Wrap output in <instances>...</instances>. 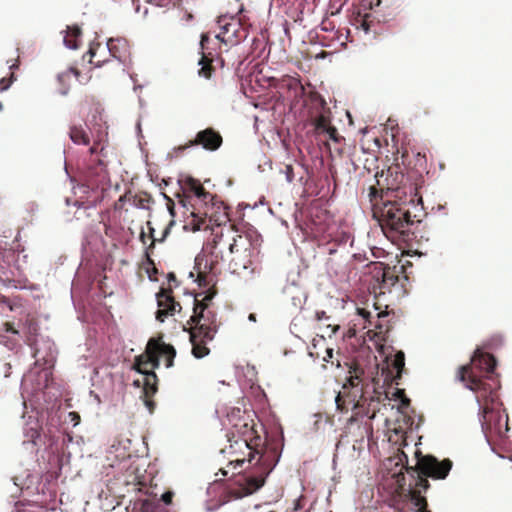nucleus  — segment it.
<instances>
[{"label": "nucleus", "mask_w": 512, "mask_h": 512, "mask_svg": "<svg viewBox=\"0 0 512 512\" xmlns=\"http://www.w3.org/2000/svg\"><path fill=\"white\" fill-rule=\"evenodd\" d=\"M134 383L135 385L140 386V380H136Z\"/></svg>", "instance_id": "4d7b16f0"}, {"label": "nucleus", "mask_w": 512, "mask_h": 512, "mask_svg": "<svg viewBox=\"0 0 512 512\" xmlns=\"http://www.w3.org/2000/svg\"><path fill=\"white\" fill-rule=\"evenodd\" d=\"M168 279L169 281H176V276L173 273H169Z\"/></svg>", "instance_id": "de8ad7c7"}, {"label": "nucleus", "mask_w": 512, "mask_h": 512, "mask_svg": "<svg viewBox=\"0 0 512 512\" xmlns=\"http://www.w3.org/2000/svg\"><path fill=\"white\" fill-rule=\"evenodd\" d=\"M346 336L349 338L352 337V328L347 329Z\"/></svg>", "instance_id": "09e8293b"}, {"label": "nucleus", "mask_w": 512, "mask_h": 512, "mask_svg": "<svg viewBox=\"0 0 512 512\" xmlns=\"http://www.w3.org/2000/svg\"><path fill=\"white\" fill-rule=\"evenodd\" d=\"M359 406V402L354 403L353 409L355 410Z\"/></svg>", "instance_id": "6e6d98bb"}, {"label": "nucleus", "mask_w": 512, "mask_h": 512, "mask_svg": "<svg viewBox=\"0 0 512 512\" xmlns=\"http://www.w3.org/2000/svg\"><path fill=\"white\" fill-rule=\"evenodd\" d=\"M356 313L359 317H361L364 326H365L366 322H369V323L371 322L370 321L371 313L366 308L357 307Z\"/></svg>", "instance_id": "4c0bfd02"}, {"label": "nucleus", "mask_w": 512, "mask_h": 512, "mask_svg": "<svg viewBox=\"0 0 512 512\" xmlns=\"http://www.w3.org/2000/svg\"><path fill=\"white\" fill-rule=\"evenodd\" d=\"M420 489H410L409 490V496L413 504L418 507L417 512H430L427 509L428 503L425 497L421 495Z\"/></svg>", "instance_id": "bb28decb"}, {"label": "nucleus", "mask_w": 512, "mask_h": 512, "mask_svg": "<svg viewBox=\"0 0 512 512\" xmlns=\"http://www.w3.org/2000/svg\"><path fill=\"white\" fill-rule=\"evenodd\" d=\"M404 366L405 356L402 351L397 352L391 361H389L387 358V372L384 381L394 382L396 385H398V380L401 378Z\"/></svg>", "instance_id": "f3484780"}, {"label": "nucleus", "mask_w": 512, "mask_h": 512, "mask_svg": "<svg viewBox=\"0 0 512 512\" xmlns=\"http://www.w3.org/2000/svg\"><path fill=\"white\" fill-rule=\"evenodd\" d=\"M345 441H346L347 443L349 442V440H348V435H341L340 440H339V443H343V442H345Z\"/></svg>", "instance_id": "a18cd8bd"}, {"label": "nucleus", "mask_w": 512, "mask_h": 512, "mask_svg": "<svg viewBox=\"0 0 512 512\" xmlns=\"http://www.w3.org/2000/svg\"><path fill=\"white\" fill-rule=\"evenodd\" d=\"M345 420H346V422H347V423L352 422V415H350L349 417H347Z\"/></svg>", "instance_id": "3c124183"}, {"label": "nucleus", "mask_w": 512, "mask_h": 512, "mask_svg": "<svg viewBox=\"0 0 512 512\" xmlns=\"http://www.w3.org/2000/svg\"><path fill=\"white\" fill-rule=\"evenodd\" d=\"M228 269L231 273L238 276L253 273V262L251 260V251L247 248L240 249L239 246L227 258Z\"/></svg>", "instance_id": "ddd939ff"}, {"label": "nucleus", "mask_w": 512, "mask_h": 512, "mask_svg": "<svg viewBox=\"0 0 512 512\" xmlns=\"http://www.w3.org/2000/svg\"><path fill=\"white\" fill-rule=\"evenodd\" d=\"M151 397H145V405L149 409V411L152 413L155 407V403L153 400L150 399Z\"/></svg>", "instance_id": "79ce46f5"}, {"label": "nucleus", "mask_w": 512, "mask_h": 512, "mask_svg": "<svg viewBox=\"0 0 512 512\" xmlns=\"http://www.w3.org/2000/svg\"><path fill=\"white\" fill-rule=\"evenodd\" d=\"M333 358V349L327 348L326 349V356H324L323 360L328 361V359Z\"/></svg>", "instance_id": "37998d69"}, {"label": "nucleus", "mask_w": 512, "mask_h": 512, "mask_svg": "<svg viewBox=\"0 0 512 512\" xmlns=\"http://www.w3.org/2000/svg\"><path fill=\"white\" fill-rule=\"evenodd\" d=\"M240 438L232 441L227 453L230 455L229 465L234 468L249 463V470L238 473L232 484L227 488L229 499H240L258 491L267 476L279 461L280 453L276 447H266L257 434L254 423H244L238 431Z\"/></svg>", "instance_id": "f257e3e1"}, {"label": "nucleus", "mask_w": 512, "mask_h": 512, "mask_svg": "<svg viewBox=\"0 0 512 512\" xmlns=\"http://www.w3.org/2000/svg\"><path fill=\"white\" fill-rule=\"evenodd\" d=\"M369 202L374 218L392 241L408 240L412 226L420 222L416 214L411 215L410 208H416L413 198L408 199L404 188L394 183H387L386 189L377 194V199Z\"/></svg>", "instance_id": "7ed1b4c3"}, {"label": "nucleus", "mask_w": 512, "mask_h": 512, "mask_svg": "<svg viewBox=\"0 0 512 512\" xmlns=\"http://www.w3.org/2000/svg\"><path fill=\"white\" fill-rule=\"evenodd\" d=\"M407 473L410 474L414 480V483H409L410 489H420L421 492H423L429 488L430 484L426 476L413 473L411 470Z\"/></svg>", "instance_id": "cd10ccee"}, {"label": "nucleus", "mask_w": 512, "mask_h": 512, "mask_svg": "<svg viewBox=\"0 0 512 512\" xmlns=\"http://www.w3.org/2000/svg\"><path fill=\"white\" fill-rule=\"evenodd\" d=\"M157 305L159 309L156 312V319L164 322L169 316H174L176 312L181 311V305L173 296L171 288H161L156 294Z\"/></svg>", "instance_id": "f8f14e48"}, {"label": "nucleus", "mask_w": 512, "mask_h": 512, "mask_svg": "<svg viewBox=\"0 0 512 512\" xmlns=\"http://www.w3.org/2000/svg\"><path fill=\"white\" fill-rule=\"evenodd\" d=\"M70 139L77 145H89L90 138L82 126L73 125L69 131Z\"/></svg>", "instance_id": "393cba45"}, {"label": "nucleus", "mask_w": 512, "mask_h": 512, "mask_svg": "<svg viewBox=\"0 0 512 512\" xmlns=\"http://www.w3.org/2000/svg\"><path fill=\"white\" fill-rule=\"evenodd\" d=\"M2 108H3V105H2V103L0 102V110H2Z\"/></svg>", "instance_id": "052dcab7"}, {"label": "nucleus", "mask_w": 512, "mask_h": 512, "mask_svg": "<svg viewBox=\"0 0 512 512\" xmlns=\"http://www.w3.org/2000/svg\"><path fill=\"white\" fill-rule=\"evenodd\" d=\"M380 3H381V1H380V0H377V2H376V6H379V5H380Z\"/></svg>", "instance_id": "13d9d810"}, {"label": "nucleus", "mask_w": 512, "mask_h": 512, "mask_svg": "<svg viewBox=\"0 0 512 512\" xmlns=\"http://www.w3.org/2000/svg\"><path fill=\"white\" fill-rule=\"evenodd\" d=\"M398 477H401V479L399 478V479L397 480V482L399 483V486L402 488L404 484H402L401 482L405 480L404 475L402 474V472H400V473L398 474Z\"/></svg>", "instance_id": "c03bdc74"}, {"label": "nucleus", "mask_w": 512, "mask_h": 512, "mask_svg": "<svg viewBox=\"0 0 512 512\" xmlns=\"http://www.w3.org/2000/svg\"><path fill=\"white\" fill-rule=\"evenodd\" d=\"M346 115H347V118H348L349 124H352V118H353V115H352L349 111H347V112H346Z\"/></svg>", "instance_id": "49530a36"}, {"label": "nucleus", "mask_w": 512, "mask_h": 512, "mask_svg": "<svg viewBox=\"0 0 512 512\" xmlns=\"http://www.w3.org/2000/svg\"><path fill=\"white\" fill-rule=\"evenodd\" d=\"M147 356H148V345L146 346V350H145V353L136 357L135 359V364H134V367L135 369L140 372L141 374L144 375L145 372H149L147 370V367L149 365L152 366V363H146V359H147Z\"/></svg>", "instance_id": "473e14b6"}, {"label": "nucleus", "mask_w": 512, "mask_h": 512, "mask_svg": "<svg viewBox=\"0 0 512 512\" xmlns=\"http://www.w3.org/2000/svg\"><path fill=\"white\" fill-rule=\"evenodd\" d=\"M220 471H221L222 475H224V476H226V475H227V471H225V470H223V469H221Z\"/></svg>", "instance_id": "864d4df0"}, {"label": "nucleus", "mask_w": 512, "mask_h": 512, "mask_svg": "<svg viewBox=\"0 0 512 512\" xmlns=\"http://www.w3.org/2000/svg\"><path fill=\"white\" fill-rule=\"evenodd\" d=\"M282 172L285 174L287 182L292 183L297 177L300 182L303 181L305 168L303 165L298 164L295 168L292 164L285 165Z\"/></svg>", "instance_id": "a878e982"}, {"label": "nucleus", "mask_w": 512, "mask_h": 512, "mask_svg": "<svg viewBox=\"0 0 512 512\" xmlns=\"http://www.w3.org/2000/svg\"><path fill=\"white\" fill-rule=\"evenodd\" d=\"M148 225V229H149V236L146 235V233L144 231H141L140 233V240L141 242L145 245L147 243V239H151V243L149 245V247L147 248V251H146V257H147V260L153 264L152 260L150 259V254H149V250L153 249L154 248V245H155V238H154V228L151 226V223L148 222L147 223Z\"/></svg>", "instance_id": "7c9ffc66"}, {"label": "nucleus", "mask_w": 512, "mask_h": 512, "mask_svg": "<svg viewBox=\"0 0 512 512\" xmlns=\"http://www.w3.org/2000/svg\"><path fill=\"white\" fill-rule=\"evenodd\" d=\"M369 254L372 257H377L375 248H370ZM365 261L368 263L361 266L360 289L374 296L390 291L399 282L400 275L405 273L404 264L393 267L385 266L382 262L370 260L368 252L365 250L354 252V270H358V265Z\"/></svg>", "instance_id": "423d86ee"}, {"label": "nucleus", "mask_w": 512, "mask_h": 512, "mask_svg": "<svg viewBox=\"0 0 512 512\" xmlns=\"http://www.w3.org/2000/svg\"><path fill=\"white\" fill-rule=\"evenodd\" d=\"M320 104H321L322 108H324V106L326 105V103L323 99H320Z\"/></svg>", "instance_id": "603ef678"}, {"label": "nucleus", "mask_w": 512, "mask_h": 512, "mask_svg": "<svg viewBox=\"0 0 512 512\" xmlns=\"http://www.w3.org/2000/svg\"><path fill=\"white\" fill-rule=\"evenodd\" d=\"M416 456L417 463L415 467L402 465L407 472L411 470L413 473L422 474L433 479H445L453 465L450 459L439 461L432 455L421 456L418 451L416 452ZM404 461L407 463V456L404 452H401L397 455V462L395 465L403 464Z\"/></svg>", "instance_id": "1a4fd4ad"}, {"label": "nucleus", "mask_w": 512, "mask_h": 512, "mask_svg": "<svg viewBox=\"0 0 512 512\" xmlns=\"http://www.w3.org/2000/svg\"><path fill=\"white\" fill-rule=\"evenodd\" d=\"M107 48L109 54L115 59L119 60L122 63H126L129 58V46L125 39L117 38V39H109L107 42Z\"/></svg>", "instance_id": "aec40b11"}, {"label": "nucleus", "mask_w": 512, "mask_h": 512, "mask_svg": "<svg viewBox=\"0 0 512 512\" xmlns=\"http://www.w3.org/2000/svg\"><path fill=\"white\" fill-rule=\"evenodd\" d=\"M353 371H354V397L358 393H361L360 398L365 401L366 398L364 397V393H363V384L360 385V383L362 382L361 376L363 375L364 372H363L362 368L359 367V365L356 363L355 360H354Z\"/></svg>", "instance_id": "c85d7f7f"}, {"label": "nucleus", "mask_w": 512, "mask_h": 512, "mask_svg": "<svg viewBox=\"0 0 512 512\" xmlns=\"http://www.w3.org/2000/svg\"><path fill=\"white\" fill-rule=\"evenodd\" d=\"M19 331L11 322H4L0 327V343L4 344L9 349H14L18 345Z\"/></svg>", "instance_id": "412c9836"}, {"label": "nucleus", "mask_w": 512, "mask_h": 512, "mask_svg": "<svg viewBox=\"0 0 512 512\" xmlns=\"http://www.w3.org/2000/svg\"><path fill=\"white\" fill-rule=\"evenodd\" d=\"M393 396L395 397V399H399L403 406H408L410 404V400L406 397L404 389L397 388Z\"/></svg>", "instance_id": "e433bc0d"}, {"label": "nucleus", "mask_w": 512, "mask_h": 512, "mask_svg": "<svg viewBox=\"0 0 512 512\" xmlns=\"http://www.w3.org/2000/svg\"><path fill=\"white\" fill-rule=\"evenodd\" d=\"M382 315V312L377 313V317L379 318Z\"/></svg>", "instance_id": "bf43d9fd"}, {"label": "nucleus", "mask_w": 512, "mask_h": 512, "mask_svg": "<svg viewBox=\"0 0 512 512\" xmlns=\"http://www.w3.org/2000/svg\"><path fill=\"white\" fill-rule=\"evenodd\" d=\"M379 159L376 152H367L365 155L357 156L354 162V176L358 178V186L362 194L367 191L366 197L369 201H375L377 194L386 189L387 183H394L388 177L384 178V171H379Z\"/></svg>", "instance_id": "0eeeda50"}, {"label": "nucleus", "mask_w": 512, "mask_h": 512, "mask_svg": "<svg viewBox=\"0 0 512 512\" xmlns=\"http://www.w3.org/2000/svg\"><path fill=\"white\" fill-rule=\"evenodd\" d=\"M173 496V492L168 491L162 495L161 499L165 504L169 505L172 503Z\"/></svg>", "instance_id": "a19ab883"}, {"label": "nucleus", "mask_w": 512, "mask_h": 512, "mask_svg": "<svg viewBox=\"0 0 512 512\" xmlns=\"http://www.w3.org/2000/svg\"><path fill=\"white\" fill-rule=\"evenodd\" d=\"M249 320H251V321H256V316H255V314H250V315H249Z\"/></svg>", "instance_id": "8fccbe9b"}, {"label": "nucleus", "mask_w": 512, "mask_h": 512, "mask_svg": "<svg viewBox=\"0 0 512 512\" xmlns=\"http://www.w3.org/2000/svg\"><path fill=\"white\" fill-rule=\"evenodd\" d=\"M142 382L145 397H152L157 391V375L155 372H145Z\"/></svg>", "instance_id": "b1692460"}, {"label": "nucleus", "mask_w": 512, "mask_h": 512, "mask_svg": "<svg viewBox=\"0 0 512 512\" xmlns=\"http://www.w3.org/2000/svg\"><path fill=\"white\" fill-rule=\"evenodd\" d=\"M82 31L79 26H68L64 36V44L70 49H77L80 45Z\"/></svg>", "instance_id": "5701e85b"}, {"label": "nucleus", "mask_w": 512, "mask_h": 512, "mask_svg": "<svg viewBox=\"0 0 512 512\" xmlns=\"http://www.w3.org/2000/svg\"><path fill=\"white\" fill-rule=\"evenodd\" d=\"M71 75H74L76 78L79 77L80 72L76 68H70L67 71L58 75L59 82H64L66 79H69Z\"/></svg>", "instance_id": "c9c22d12"}, {"label": "nucleus", "mask_w": 512, "mask_h": 512, "mask_svg": "<svg viewBox=\"0 0 512 512\" xmlns=\"http://www.w3.org/2000/svg\"><path fill=\"white\" fill-rule=\"evenodd\" d=\"M368 6H369V8H370V9H372V8H373V3H372V1H370V2L368 3Z\"/></svg>", "instance_id": "5fc2aeb1"}, {"label": "nucleus", "mask_w": 512, "mask_h": 512, "mask_svg": "<svg viewBox=\"0 0 512 512\" xmlns=\"http://www.w3.org/2000/svg\"><path fill=\"white\" fill-rule=\"evenodd\" d=\"M360 133L362 134L360 138V147L361 154L365 155L367 152H379L380 149V141L376 132L373 129H361Z\"/></svg>", "instance_id": "6ab92c4d"}, {"label": "nucleus", "mask_w": 512, "mask_h": 512, "mask_svg": "<svg viewBox=\"0 0 512 512\" xmlns=\"http://www.w3.org/2000/svg\"><path fill=\"white\" fill-rule=\"evenodd\" d=\"M25 334V343L33 350V356L38 358L39 349L37 348V336L39 332V323L37 319L28 315L23 328Z\"/></svg>", "instance_id": "dca6fc26"}, {"label": "nucleus", "mask_w": 512, "mask_h": 512, "mask_svg": "<svg viewBox=\"0 0 512 512\" xmlns=\"http://www.w3.org/2000/svg\"><path fill=\"white\" fill-rule=\"evenodd\" d=\"M182 189L184 192L193 193L199 200L207 203L212 200L213 196L211 193L205 190L199 180L193 177H186L182 181Z\"/></svg>", "instance_id": "a211bd4d"}, {"label": "nucleus", "mask_w": 512, "mask_h": 512, "mask_svg": "<svg viewBox=\"0 0 512 512\" xmlns=\"http://www.w3.org/2000/svg\"><path fill=\"white\" fill-rule=\"evenodd\" d=\"M100 48H101V45L99 43H96V44H92L88 51V54L90 55V60H89L90 63H93L98 67L102 66L106 62V59H101V58H98L95 60V58L97 57V51Z\"/></svg>", "instance_id": "72a5a7b5"}, {"label": "nucleus", "mask_w": 512, "mask_h": 512, "mask_svg": "<svg viewBox=\"0 0 512 512\" xmlns=\"http://www.w3.org/2000/svg\"><path fill=\"white\" fill-rule=\"evenodd\" d=\"M18 258L19 255L13 249L0 250V274L6 279L15 277L20 270Z\"/></svg>", "instance_id": "4468645a"}, {"label": "nucleus", "mask_w": 512, "mask_h": 512, "mask_svg": "<svg viewBox=\"0 0 512 512\" xmlns=\"http://www.w3.org/2000/svg\"><path fill=\"white\" fill-rule=\"evenodd\" d=\"M206 222L207 221H206L205 218H199L197 223L193 224L192 230L193 231H199V230H202V229H207L209 227V225Z\"/></svg>", "instance_id": "58836bf2"}, {"label": "nucleus", "mask_w": 512, "mask_h": 512, "mask_svg": "<svg viewBox=\"0 0 512 512\" xmlns=\"http://www.w3.org/2000/svg\"><path fill=\"white\" fill-rule=\"evenodd\" d=\"M175 356L176 350L172 345L163 343L154 338L148 341V356L145 362L152 363V369L159 367L160 357L165 358L167 368L172 367Z\"/></svg>", "instance_id": "9d476101"}, {"label": "nucleus", "mask_w": 512, "mask_h": 512, "mask_svg": "<svg viewBox=\"0 0 512 512\" xmlns=\"http://www.w3.org/2000/svg\"><path fill=\"white\" fill-rule=\"evenodd\" d=\"M216 293L214 288H210L206 292L194 295L193 314L187 321L189 327H183V330L189 333L192 355L198 359L210 353L207 343L214 339L218 330L217 313L212 303Z\"/></svg>", "instance_id": "39448f33"}, {"label": "nucleus", "mask_w": 512, "mask_h": 512, "mask_svg": "<svg viewBox=\"0 0 512 512\" xmlns=\"http://www.w3.org/2000/svg\"><path fill=\"white\" fill-rule=\"evenodd\" d=\"M348 373L349 375L346 377V381L342 386V390L338 392L335 398L336 409L342 414L349 413L350 405L352 403V365L349 366Z\"/></svg>", "instance_id": "2eb2a0df"}, {"label": "nucleus", "mask_w": 512, "mask_h": 512, "mask_svg": "<svg viewBox=\"0 0 512 512\" xmlns=\"http://www.w3.org/2000/svg\"><path fill=\"white\" fill-rule=\"evenodd\" d=\"M369 14H364L361 16L360 11L357 12V15H354V27L359 29L360 27L367 33L370 30V23L371 21Z\"/></svg>", "instance_id": "2f4dec72"}, {"label": "nucleus", "mask_w": 512, "mask_h": 512, "mask_svg": "<svg viewBox=\"0 0 512 512\" xmlns=\"http://www.w3.org/2000/svg\"><path fill=\"white\" fill-rule=\"evenodd\" d=\"M199 64L202 66L198 71L199 75L209 79L214 71L212 60L203 55L199 61Z\"/></svg>", "instance_id": "c756f323"}, {"label": "nucleus", "mask_w": 512, "mask_h": 512, "mask_svg": "<svg viewBox=\"0 0 512 512\" xmlns=\"http://www.w3.org/2000/svg\"><path fill=\"white\" fill-rule=\"evenodd\" d=\"M495 367V357L477 349L470 363L460 366L457 372L458 380L476 394L482 430L489 442L502 439L509 429L508 416L500 410L498 381L493 375Z\"/></svg>", "instance_id": "f03ea898"}, {"label": "nucleus", "mask_w": 512, "mask_h": 512, "mask_svg": "<svg viewBox=\"0 0 512 512\" xmlns=\"http://www.w3.org/2000/svg\"><path fill=\"white\" fill-rule=\"evenodd\" d=\"M315 319L319 322H322V321H328L330 319V317L326 314L325 311H317L315 313Z\"/></svg>", "instance_id": "ea45409f"}, {"label": "nucleus", "mask_w": 512, "mask_h": 512, "mask_svg": "<svg viewBox=\"0 0 512 512\" xmlns=\"http://www.w3.org/2000/svg\"><path fill=\"white\" fill-rule=\"evenodd\" d=\"M225 19V16H219L217 19V23L221 26L222 31L216 36V38L219 39L221 42L227 43L228 40L224 38V35L230 31V27L232 26V24L224 23Z\"/></svg>", "instance_id": "f704fd0d"}, {"label": "nucleus", "mask_w": 512, "mask_h": 512, "mask_svg": "<svg viewBox=\"0 0 512 512\" xmlns=\"http://www.w3.org/2000/svg\"><path fill=\"white\" fill-rule=\"evenodd\" d=\"M213 219L210 217L209 222ZM215 225L211 227V236L204 248V259L196 258L198 268L199 286H206L210 282L207 279L209 274L217 276L221 269L219 264L227 260L229 255L239 246L238 242L243 241L242 235L238 234L235 225L230 222L227 212L214 219Z\"/></svg>", "instance_id": "20e7f679"}, {"label": "nucleus", "mask_w": 512, "mask_h": 512, "mask_svg": "<svg viewBox=\"0 0 512 512\" xmlns=\"http://www.w3.org/2000/svg\"><path fill=\"white\" fill-rule=\"evenodd\" d=\"M107 165L105 144L102 139H96L89 148V157L86 163V178L91 187H99L108 182L109 173Z\"/></svg>", "instance_id": "6e6552de"}, {"label": "nucleus", "mask_w": 512, "mask_h": 512, "mask_svg": "<svg viewBox=\"0 0 512 512\" xmlns=\"http://www.w3.org/2000/svg\"><path fill=\"white\" fill-rule=\"evenodd\" d=\"M313 123L317 131L326 132L329 134L330 138L336 139L337 130L330 125V118L325 112L316 116Z\"/></svg>", "instance_id": "4be33fe9"}, {"label": "nucleus", "mask_w": 512, "mask_h": 512, "mask_svg": "<svg viewBox=\"0 0 512 512\" xmlns=\"http://www.w3.org/2000/svg\"><path fill=\"white\" fill-rule=\"evenodd\" d=\"M223 144V137L220 132L212 127L200 130L197 132L194 139L189 140L186 144L180 145L177 149L184 151L192 146H201L207 151H216Z\"/></svg>", "instance_id": "9b49d317"}]
</instances>
